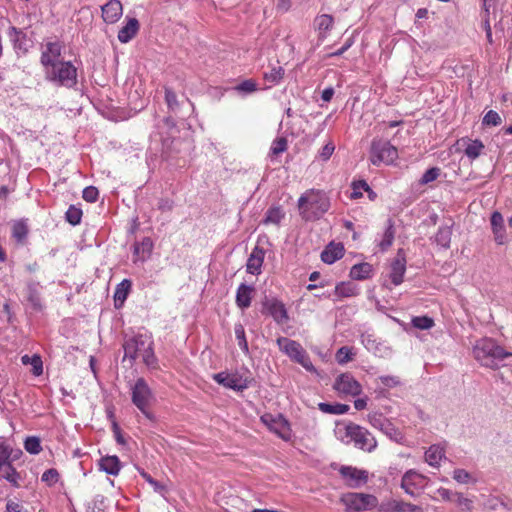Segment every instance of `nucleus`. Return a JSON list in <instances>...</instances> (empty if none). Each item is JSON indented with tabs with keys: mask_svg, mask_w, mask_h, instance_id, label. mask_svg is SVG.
Returning a JSON list of instances; mask_svg holds the SVG:
<instances>
[{
	"mask_svg": "<svg viewBox=\"0 0 512 512\" xmlns=\"http://www.w3.org/2000/svg\"><path fill=\"white\" fill-rule=\"evenodd\" d=\"M42 286L39 282L29 281L25 289V300L28 307L35 313H40L45 309V304L41 297Z\"/></svg>",
	"mask_w": 512,
	"mask_h": 512,
	"instance_id": "nucleus-16",
	"label": "nucleus"
},
{
	"mask_svg": "<svg viewBox=\"0 0 512 512\" xmlns=\"http://www.w3.org/2000/svg\"><path fill=\"white\" fill-rule=\"evenodd\" d=\"M335 150V146L332 142L327 143L319 152V156L324 160H328Z\"/></svg>",
	"mask_w": 512,
	"mask_h": 512,
	"instance_id": "nucleus-64",
	"label": "nucleus"
},
{
	"mask_svg": "<svg viewBox=\"0 0 512 512\" xmlns=\"http://www.w3.org/2000/svg\"><path fill=\"white\" fill-rule=\"evenodd\" d=\"M150 339L145 335H136L126 340L123 347L125 357L135 360L140 357L144 348L148 345Z\"/></svg>",
	"mask_w": 512,
	"mask_h": 512,
	"instance_id": "nucleus-18",
	"label": "nucleus"
},
{
	"mask_svg": "<svg viewBox=\"0 0 512 512\" xmlns=\"http://www.w3.org/2000/svg\"><path fill=\"white\" fill-rule=\"evenodd\" d=\"M502 123L500 115L494 111L489 110L483 117L482 124L485 126H499Z\"/></svg>",
	"mask_w": 512,
	"mask_h": 512,
	"instance_id": "nucleus-54",
	"label": "nucleus"
},
{
	"mask_svg": "<svg viewBox=\"0 0 512 512\" xmlns=\"http://www.w3.org/2000/svg\"><path fill=\"white\" fill-rule=\"evenodd\" d=\"M388 222H389V225L386 228V230L383 234L382 240L379 243V246L382 251L387 250L392 245L393 240H394L393 224H392L391 220H389Z\"/></svg>",
	"mask_w": 512,
	"mask_h": 512,
	"instance_id": "nucleus-47",
	"label": "nucleus"
},
{
	"mask_svg": "<svg viewBox=\"0 0 512 512\" xmlns=\"http://www.w3.org/2000/svg\"><path fill=\"white\" fill-rule=\"evenodd\" d=\"M45 79L58 87L75 88L78 83L77 68L71 61H62L44 72Z\"/></svg>",
	"mask_w": 512,
	"mask_h": 512,
	"instance_id": "nucleus-3",
	"label": "nucleus"
},
{
	"mask_svg": "<svg viewBox=\"0 0 512 512\" xmlns=\"http://www.w3.org/2000/svg\"><path fill=\"white\" fill-rule=\"evenodd\" d=\"M361 341L368 351L374 353L379 357H385L390 355L391 353V349L388 346H386L384 343L378 342L370 334H363L361 336Z\"/></svg>",
	"mask_w": 512,
	"mask_h": 512,
	"instance_id": "nucleus-24",
	"label": "nucleus"
},
{
	"mask_svg": "<svg viewBox=\"0 0 512 512\" xmlns=\"http://www.w3.org/2000/svg\"><path fill=\"white\" fill-rule=\"evenodd\" d=\"M452 230L449 226H441L435 235V242L444 249L450 247Z\"/></svg>",
	"mask_w": 512,
	"mask_h": 512,
	"instance_id": "nucleus-39",
	"label": "nucleus"
},
{
	"mask_svg": "<svg viewBox=\"0 0 512 512\" xmlns=\"http://www.w3.org/2000/svg\"><path fill=\"white\" fill-rule=\"evenodd\" d=\"M99 191L94 186H88L84 188L82 197L85 201L93 203L98 199Z\"/></svg>",
	"mask_w": 512,
	"mask_h": 512,
	"instance_id": "nucleus-60",
	"label": "nucleus"
},
{
	"mask_svg": "<svg viewBox=\"0 0 512 512\" xmlns=\"http://www.w3.org/2000/svg\"><path fill=\"white\" fill-rule=\"evenodd\" d=\"M152 247H153V244H152L151 239L146 237L141 241V243L135 244L134 253L139 254L140 250L142 249L143 252L146 251L149 254L152 250Z\"/></svg>",
	"mask_w": 512,
	"mask_h": 512,
	"instance_id": "nucleus-62",
	"label": "nucleus"
},
{
	"mask_svg": "<svg viewBox=\"0 0 512 512\" xmlns=\"http://www.w3.org/2000/svg\"><path fill=\"white\" fill-rule=\"evenodd\" d=\"M454 503L459 507L460 512H472L474 509L473 500L465 497L463 493L460 492L455 495Z\"/></svg>",
	"mask_w": 512,
	"mask_h": 512,
	"instance_id": "nucleus-44",
	"label": "nucleus"
},
{
	"mask_svg": "<svg viewBox=\"0 0 512 512\" xmlns=\"http://www.w3.org/2000/svg\"><path fill=\"white\" fill-rule=\"evenodd\" d=\"M12 234L18 241H23L28 234V226L26 222L23 220L15 222L12 227Z\"/></svg>",
	"mask_w": 512,
	"mask_h": 512,
	"instance_id": "nucleus-49",
	"label": "nucleus"
},
{
	"mask_svg": "<svg viewBox=\"0 0 512 512\" xmlns=\"http://www.w3.org/2000/svg\"><path fill=\"white\" fill-rule=\"evenodd\" d=\"M284 74L285 71L281 66H274L270 71L264 73V79L272 85H276L283 79Z\"/></svg>",
	"mask_w": 512,
	"mask_h": 512,
	"instance_id": "nucleus-42",
	"label": "nucleus"
},
{
	"mask_svg": "<svg viewBox=\"0 0 512 512\" xmlns=\"http://www.w3.org/2000/svg\"><path fill=\"white\" fill-rule=\"evenodd\" d=\"M0 477L15 488L20 487V482L23 479L21 473L13 467L12 462L0 466Z\"/></svg>",
	"mask_w": 512,
	"mask_h": 512,
	"instance_id": "nucleus-30",
	"label": "nucleus"
},
{
	"mask_svg": "<svg viewBox=\"0 0 512 512\" xmlns=\"http://www.w3.org/2000/svg\"><path fill=\"white\" fill-rule=\"evenodd\" d=\"M344 247L342 244L330 243L321 253V260L327 264H333L343 257Z\"/></svg>",
	"mask_w": 512,
	"mask_h": 512,
	"instance_id": "nucleus-29",
	"label": "nucleus"
},
{
	"mask_svg": "<svg viewBox=\"0 0 512 512\" xmlns=\"http://www.w3.org/2000/svg\"><path fill=\"white\" fill-rule=\"evenodd\" d=\"M334 293L336 300H341L343 298L357 296L359 294V290L352 282H341L336 285Z\"/></svg>",
	"mask_w": 512,
	"mask_h": 512,
	"instance_id": "nucleus-35",
	"label": "nucleus"
},
{
	"mask_svg": "<svg viewBox=\"0 0 512 512\" xmlns=\"http://www.w3.org/2000/svg\"><path fill=\"white\" fill-rule=\"evenodd\" d=\"M376 382L380 383L383 387L389 389L397 387L398 385L401 384L399 377L391 375L380 376L377 378Z\"/></svg>",
	"mask_w": 512,
	"mask_h": 512,
	"instance_id": "nucleus-56",
	"label": "nucleus"
},
{
	"mask_svg": "<svg viewBox=\"0 0 512 512\" xmlns=\"http://www.w3.org/2000/svg\"><path fill=\"white\" fill-rule=\"evenodd\" d=\"M263 313L270 315L278 324L285 323L289 317L284 303L277 298L266 297L262 302Z\"/></svg>",
	"mask_w": 512,
	"mask_h": 512,
	"instance_id": "nucleus-14",
	"label": "nucleus"
},
{
	"mask_svg": "<svg viewBox=\"0 0 512 512\" xmlns=\"http://www.w3.org/2000/svg\"><path fill=\"white\" fill-rule=\"evenodd\" d=\"M425 484L426 477L414 469L406 471L401 480V488L412 497L417 496L418 491L423 489Z\"/></svg>",
	"mask_w": 512,
	"mask_h": 512,
	"instance_id": "nucleus-12",
	"label": "nucleus"
},
{
	"mask_svg": "<svg viewBox=\"0 0 512 512\" xmlns=\"http://www.w3.org/2000/svg\"><path fill=\"white\" fill-rule=\"evenodd\" d=\"M368 421L372 427L378 429L391 440L397 443H403V433L383 414L373 413L368 416Z\"/></svg>",
	"mask_w": 512,
	"mask_h": 512,
	"instance_id": "nucleus-10",
	"label": "nucleus"
},
{
	"mask_svg": "<svg viewBox=\"0 0 512 512\" xmlns=\"http://www.w3.org/2000/svg\"><path fill=\"white\" fill-rule=\"evenodd\" d=\"M260 420L271 432L281 439L285 441L290 440L291 427L288 420L282 414L265 413L260 417Z\"/></svg>",
	"mask_w": 512,
	"mask_h": 512,
	"instance_id": "nucleus-9",
	"label": "nucleus"
},
{
	"mask_svg": "<svg viewBox=\"0 0 512 512\" xmlns=\"http://www.w3.org/2000/svg\"><path fill=\"white\" fill-rule=\"evenodd\" d=\"M342 502L349 512H360L377 506L378 500L374 495L349 492L342 496Z\"/></svg>",
	"mask_w": 512,
	"mask_h": 512,
	"instance_id": "nucleus-8",
	"label": "nucleus"
},
{
	"mask_svg": "<svg viewBox=\"0 0 512 512\" xmlns=\"http://www.w3.org/2000/svg\"><path fill=\"white\" fill-rule=\"evenodd\" d=\"M21 361L24 365L32 366V373L35 376H40L43 373V362L40 356L38 355H24L21 358Z\"/></svg>",
	"mask_w": 512,
	"mask_h": 512,
	"instance_id": "nucleus-40",
	"label": "nucleus"
},
{
	"mask_svg": "<svg viewBox=\"0 0 512 512\" xmlns=\"http://www.w3.org/2000/svg\"><path fill=\"white\" fill-rule=\"evenodd\" d=\"M398 158L397 148L384 140H373L370 149V161L373 165H390Z\"/></svg>",
	"mask_w": 512,
	"mask_h": 512,
	"instance_id": "nucleus-7",
	"label": "nucleus"
},
{
	"mask_svg": "<svg viewBox=\"0 0 512 512\" xmlns=\"http://www.w3.org/2000/svg\"><path fill=\"white\" fill-rule=\"evenodd\" d=\"M319 409L328 414H334V415H342L348 412L349 406L346 404H329L321 402L318 404Z\"/></svg>",
	"mask_w": 512,
	"mask_h": 512,
	"instance_id": "nucleus-41",
	"label": "nucleus"
},
{
	"mask_svg": "<svg viewBox=\"0 0 512 512\" xmlns=\"http://www.w3.org/2000/svg\"><path fill=\"white\" fill-rule=\"evenodd\" d=\"M235 89L239 92L252 93L257 90V84L255 81L248 79L237 85Z\"/></svg>",
	"mask_w": 512,
	"mask_h": 512,
	"instance_id": "nucleus-61",
	"label": "nucleus"
},
{
	"mask_svg": "<svg viewBox=\"0 0 512 512\" xmlns=\"http://www.w3.org/2000/svg\"><path fill=\"white\" fill-rule=\"evenodd\" d=\"M438 495L445 501L454 502L455 495L458 493L456 491H451L447 488L440 487L437 490Z\"/></svg>",
	"mask_w": 512,
	"mask_h": 512,
	"instance_id": "nucleus-63",
	"label": "nucleus"
},
{
	"mask_svg": "<svg viewBox=\"0 0 512 512\" xmlns=\"http://www.w3.org/2000/svg\"><path fill=\"white\" fill-rule=\"evenodd\" d=\"M315 24L319 31V38L324 39L333 25V18L330 15L323 14L315 19Z\"/></svg>",
	"mask_w": 512,
	"mask_h": 512,
	"instance_id": "nucleus-38",
	"label": "nucleus"
},
{
	"mask_svg": "<svg viewBox=\"0 0 512 512\" xmlns=\"http://www.w3.org/2000/svg\"><path fill=\"white\" fill-rule=\"evenodd\" d=\"M132 283L128 279L122 280L114 292V305L116 308H121L128 297Z\"/></svg>",
	"mask_w": 512,
	"mask_h": 512,
	"instance_id": "nucleus-34",
	"label": "nucleus"
},
{
	"mask_svg": "<svg viewBox=\"0 0 512 512\" xmlns=\"http://www.w3.org/2000/svg\"><path fill=\"white\" fill-rule=\"evenodd\" d=\"M65 217L67 222L71 225H78L81 222L82 210L74 205H71L66 211Z\"/></svg>",
	"mask_w": 512,
	"mask_h": 512,
	"instance_id": "nucleus-50",
	"label": "nucleus"
},
{
	"mask_svg": "<svg viewBox=\"0 0 512 512\" xmlns=\"http://www.w3.org/2000/svg\"><path fill=\"white\" fill-rule=\"evenodd\" d=\"M345 436L348 442H353L357 448L367 452L373 451L377 446L375 437L367 429L356 424L345 427Z\"/></svg>",
	"mask_w": 512,
	"mask_h": 512,
	"instance_id": "nucleus-6",
	"label": "nucleus"
},
{
	"mask_svg": "<svg viewBox=\"0 0 512 512\" xmlns=\"http://www.w3.org/2000/svg\"><path fill=\"white\" fill-rule=\"evenodd\" d=\"M405 272L406 258L403 251L400 249L391 263L390 279L395 286H398L403 282Z\"/></svg>",
	"mask_w": 512,
	"mask_h": 512,
	"instance_id": "nucleus-19",
	"label": "nucleus"
},
{
	"mask_svg": "<svg viewBox=\"0 0 512 512\" xmlns=\"http://www.w3.org/2000/svg\"><path fill=\"white\" fill-rule=\"evenodd\" d=\"M372 270V265L369 263L355 264L350 270V277L354 280H364L371 276Z\"/></svg>",
	"mask_w": 512,
	"mask_h": 512,
	"instance_id": "nucleus-37",
	"label": "nucleus"
},
{
	"mask_svg": "<svg viewBox=\"0 0 512 512\" xmlns=\"http://www.w3.org/2000/svg\"><path fill=\"white\" fill-rule=\"evenodd\" d=\"M63 46L59 41H50L41 47L40 63L44 72L63 60L61 59Z\"/></svg>",
	"mask_w": 512,
	"mask_h": 512,
	"instance_id": "nucleus-11",
	"label": "nucleus"
},
{
	"mask_svg": "<svg viewBox=\"0 0 512 512\" xmlns=\"http://www.w3.org/2000/svg\"><path fill=\"white\" fill-rule=\"evenodd\" d=\"M153 343L152 341H150L148 343V345L144 348V350L142 351V353L140 354V357L143 362L147 365V366H153L156 364V357L154 355V351H153Z\"/></svg>",
	"mask_w": 512,
	"mask_h": 512,
	"instance_id": "nucleus-52",
	"label": "nucleus"
},
{
	"mask_svg": "<svg viewBox=\"0 0 512 512\" xmlns=\"http://www.w3.org/2000/svg\"><path fill=\"white\" fill-rule=\"evenodd\" d=\"M363 191H370V187L366 181L362 180V181L353 182L351 198L358 199V198L362 197Z\"/></svg>",
	"mask_w": 512,
	"mask_h": 512,
	"instance_id": "nucleus-55",
	"label": "nucleus"
},
{
	"mask_svg": "<svg viewBox=\"0 0 512 512\" xmlns=\"http://www.w3.org/2000/svg\"><path fill=\"white\" fill-rule=\"evenodd\" d=\"M132 403L141 411V413L149 420H153L154 416L150 408L155 402V395L144 378H138L131 386Z\"/></svg>",
	"mask_w": 512,
	"mask_h": 512,
	"instance_id": "nucleus-4",
	"label": "nucleus"
},
{
	"mask_svg": "<svg viewBox=\"0 0 512 512\" xmlns=\"http://www.w3.org/2000/svg\"><path fill=\"white\" fill-rule=\"evenodd\" d=\"M452 478L459 484L475 483L476 479L465 469L457 468L452 473Z\"/></svg>",
	"mask_w": 512,
	"mask_h": 512,
	"instance_id": "nucleus-45",
	"label": "nucleus"
},
{
	"mask_svg": "<svg viewBox=\"0 0 512 512\" xmlns=\"http://www.w3.org/2000/svg\"><path fill=\"white\" fill-rule=\"evenodd\" d=\"M165 101L170 111L175 112L177 110L179 106L177 96L170 88H165Z\"/></svg>",
	"mask_w": 512,
	"mask_h": 512,
	"instance_id": "nucleus-57",
	"label": "nucleus"
},
{
	"mask_svg": "<svg viewBox=\"0 0 512 512\" xmlns=\"http://www.w3.org/2000/svg\"><path fill=\"white\" fill-rule=\"evenodd\" d=\"M265 251L259 246L254 247L246 264V270L248 273L258 275L261 273V267L264 261Z\"/></svg>",
	"mask_w": 512,
	"mask_h": 512,
	"instance_id": "nucleus-25",
	"label": "nucleus"
},
{
	"mask_svg": "<svg viewBox=\"0 0 512 512\" xmlns=\"http://www.w3.org/2000/svg\"><path fill=\"white\" fill-rule=\"evenodd\" d=\"M335 390L339 393L356 396L361 393L360 383L349 373L341 374L335 381Z\"/></svg>",
	"mask_w": 512,
	"mask_h": 512,
	"instance_id": "nucleus-17",
	"label": "nucleus"
},
{
	"mask_svg": "<svg viewBox=\"0 0 512 512\" xmlns=\"http://www.w3.org/2000/svg\"><path fill=\"white\" fill-rule=\"evenodd\" d=\"M254 288L245 283H241L236 291V304L241 309H246L251 305Z\"/></svg>",
	"mask_w": 512,
	"mask_h": 512,
	"instance_id": "nucleus-31",
	"label": "nucleus"
},
{
	"mask_svg": "<svg viewBox=\"0 0 512 512\" xmlns=\"http://www.w3.org/2000/svg\"><path fill=\"white\" fill-rule=\"evenodd\" d=\"M277 345L280 351L286 354L291 360L300 364L309 372H316V368L312 364L309 355L299 342L287 337H279L277 339Z\"/></svg>",
	"mask_w": 512,
	"mask_h": 512,
	"instance_id": "nucleus-5",
	"label": "nucleus"
},
{
	"mask_svg": "<svg viewBox=\"0 0 512 512\" xmlns=\"http://www.w3.org/2000/svg\"><path fill=\"white\" fill-rule=\"evenodd\" d=\"M298 207L306 221H313L321 218L328 211L330 201L325 192L311 189L299 198Z\"/></svg>",
	"mask_w": 512,
	"mask_h": 512,
	"instance_id": "nucleus-2",
	"label": "nucleus"
},
{
	"mask_svg": "<svg viewBox=\"0 0 512 512\" xmlns=\"http://www.w3.org/2000/svg\"><path fill=\"white\" fill-rule=\"evenodd\" d=\"M444 458L445 446L442 444H433L425 452V461L431 467L438 468Z\"/></svg>",
	"mask_w": 512,
	"mask_h": 512,
	"instance_id": "nucleus-26",
	"label": "nucleus"
},
{
	"mask_svg": "<svg viewBox=\"0 0 512 512\" xmlns=\"http://www.w3.org/2000/svg\"><path fill=\"white\" fill-rule=\"evenodd\" d=\"M474 358L484 367L497 369L500 362L512 356L492 338H482L473 347Z\"/></svg>",
	"mask_w": 512,
	"mask_h": 512,
	"instance_id": "nucleus-1",
	"label": "nucleus"
},
{
	"mask_svg": "<svg viewBox=\"0 0 512 512\" xmlns=\"http://www.w3.org/2000/svg\"><path fill=\"white\" fill-rule=\"evenodd\" d=\"M214 380L229 389L243 391L249 387L250 381L238 373L220 372L213 376Z\"/></svg>",
	"mask_w": 512,
	"mask_h": 512,
	"instance_id": "nucleus-13",
	"label": "nucleus"
},
{
	"mask_svg": "<svg viewBox=\"0 0 512 512\" xmlns=\"http://www.w3.org/2000/svg\"><path fill=\"white\" fill-rule=\"evenodd\" d=\"M339 473L350 488H359L368 481V472L352 466H341Z\"/></svg>",
	"mask_w": 512,
	"mask_h": 512,
	"instance_id": "nucleus-15",
	"label": "nucleus"
},
{
	"mask_svg": "<svg viewBox=\"0 0 512 512\" xmlns=\"http://www.w3.org/2000/svg\"><path fill=\"white\" fill-rule=\"evenodd\" d=\"M59 480V473L56 469L51 468L46 470L42 476L41 481L45 482L48 486H52Z\"/></svg>",
	"mask_w": 512,
	"mask_h": 512,
	"instance_id": "nucleus-59",
	"label": "nucleus"
},
{
	"mask_svg": "<svg viewBox=\"0 0 512 512\" xmlns=\"http://www.w3.org/2000/svg\"><path fill=\"white\" fill-rule=\"evenodd\" d=\"M24 448L31 454H38L42 450L40 439L35 436L27 437L24 442Z\"/></svg>",
	"mask_w": 512,
	"mask_h": 512,
	"instance_id": "nucleus-51",
	"label": "nucleus"
},
{
	"mask_svg": "<svg viewBox=\"0 0 512 512\" xmlns=\"http://www.w3.org/2000/svg\"><path fill=\"white\" fill-rule=\"evenodd\" d=\"M462 141L467 143L464 153L470 160L477 159L485 148L483 142L479 139H462Z\"/></svg>",
	"mask_w": 512,
	"mask_h": 512,
	"instance_id": "nucleus-36",
	"label": "nucleus"
},
{
	"mask_svg": "<svg viewBox=\"0 0 512 512\" xmlns=\"http://www.w3.org/2000/svg\"><path fill=\"white\" fill-rule=\"evenodd\" d=\"M7 35L16 51H20L22 53L28 52L30 41L23 30L10 26L8 28Z\"/></svg>",
	"mask_w": 512,
	"mask_h": 512,
	"instance_id": "nucleus-21",
	"label": "nucleus"
},
{
	"mask_svg": "<svg viewBox=\"0 0 512 512\" xmlns=\"http://www.w3.org/2000/svg\"><path fill=\"white\" fill-rule=\"evenodd\" d=\"M354 355L355 353L352 348L343 346L337 350L335 358L339 364L343 365L351 361Z\"/></svg>",
	"mask_w": 512,
	"mask_h": 512,
	"instance_id": "nucleus-48",
	"label": "nucleus"
},
{
	"mask_svg": "<svg viewBox=\"0 0 512 512\" xmlns=\"http://www.w3.org/2000/svg\"><path fill=\"white\" fill-rule=\"evenodd\" d=\"M491 229L494 235V240L498 245H503L506 242V232L504 226V218L502 214L495 211L491 215Z\"/></svg>",
	"mask_w": 512,
	"mask_h": 512,
	"instance_id": "nucleus-23",
	"label": "nucleus"
},
{
	"mask_svg": "<svg viewBox=\"0 0 512 512\" xmlns=\"http://www.w3.org/2000/svg\"><path fill=\"white\" fill-rule=\"evenodd\" d=\"M440 168L438 167H432L425 171V173L422 175V177L419 180L420 185H426L433 181H435L439 175H440Z\"/></svg>",
	"mask_w": 512,
	"mask_h": 512,
	"instance_id": "nucleus-53",
	"label": "nucleus"
},
{
	"mask_svg": "<svg viewBox=\"0 0 512 512\" xmlns=\"http://www.w3.org/2000/svg\"><path fill=\"white\" fill-rule=\"evenodd\" d=\"M380 509L383 512H423L421 506L395 499L382 503Z\"/></svg>",
	"mask_w": 512,
	"mask_h": 512,
	"instance_id": "nucleus-22",
	"label": "nucleus"
},
{
	"mask_svg": "<svg viewBox=\"0 0 512 512\" xmlns=\"http://www.w3.org/2000/svg\"><path fill=\"white\" fill-rule=\"evenodd\" d=\"M21 455V450L13 449L6 442L0 441V466L17 460Z\"/></svg>",
	"mask_w": 512,
	"mask_h": 512,
	"instance_id": "nucleus-33",
	"label": "nucleus"
},
{
	"mask_svg": "<svg viewBox=\"0 0 512 512\" xmlns=\"http://www.w3.org/2000/svg\"><path fill=\"white\" fill-rule=\"evenodd\" d=\"M411 324L413 327L420 330H429L434 326L433 318L429 316H415L411 320Z\"/></svg>",
	"mask_w": 512,
	"mask_h": 512,
	"instance_id": "nucleus-46",
	"label": "nucleus"
},
{
	"mask_svg": "<svg viewBox=\"0 0 512 512\" xmlns=\"http://www.w3.org/2000/svg\"><path fill=\"white\" fill-rule=\"evenodd\" d=\"M139 28V21L136 18H129L126 24L119 30L118 40L121 43H128L136 36Z\"/></svg>",
	"mask_w": 512,
	"mask_h": 512,
	"instance_id": "nucleus-27",
	"label": "nucleus"
},
{
	"mask_svg": "<svg viewBox=\"0 0 512 512\" xmlns=\"http://www.w3.org/2000/svg\"><path fill=\"white\" fill-rule=\"evenodd\" d=\"M284 217L285 211L283 208L279 205H274L266 211L262 224L279 226Z\"/></svg>",
	"mask_w": 512,
	"mask_h": 512,
	"instance_id": "nucleus-32",
	"label": "nucleus"
},
{
	"mask_svg": "<svg viewBox=\"0 0 512 512\" xmlns=\"http://www.w3.org/2000/svg\"><path fill=\"white\" fill-rule=\"evenodd\" d=\"M234 332H235V337L238 342V346L245 354H248L249 347H248V342H247L246 336H245L244 326L241 323L235 324Z\"/></svg>",
	"mask_w": 512,
	"mask_h": 512,
	"instance_id": "nucleus-43",
	"label": "nucleus"
},
{
	"mask_svg": "<svg viewBox=\"0 0 512 512\" xmlns=\"http://www.w3.org/2000/svg\"><path fill=\"white\" fill-rule=\"evenodd\" d=\"M98 466L101 471L112 476H117L122 468V464L116 455L102 457Z\"/></svg>",
	"mask_w": 512,
	"mask_h": 512,
	"instance_id": "nucleus-28",
	"label": "nucleus"
},
{
	"mask_svg": "<svg viewBox=\"0 0 512 512\" xmlns=\"http://www.w3.org/2000/svg\"><path fill=\"white\" fill-rule=\"evenodd\" d=\"M287 149V140L284 137L277 138L273 141L270 152L272 155L277 156Z\"/></svg>",
	"mask_w": 512,
	"mask_h": 512,
	"instance_id": "nucleus-58",
	"label": "nucleus"
},
{
	"mask_svg": "<svg viewBox=\"0 0 512 512\" xmlns=\"http://www.w3.org/2000/svg\"><path fill=\"white\" fill-rule=\"evenodd\" d=\"M102 18L107 24L116 23L123 14V6L120 0H110L101 7Z\"/></svg>",
	"mask_w": 512,
	"mask_h": 512,
	"instance_id": "nucleus-20",
	"label": "nucleus"
}]
</instances>
